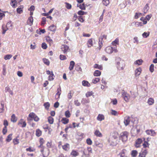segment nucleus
<instances>
[{
  "label": "nucleus",
  "instance_id": "864d4df0",
  "mask_svg": "<svg viewBox=\"0 0 157 157\" xmlns=\"http://www.w3.org/2000/svg\"><path fill=\"white\" fill-rule=\"evenodd\" d=\"M154 66L153 64H152L150 66L149 70L152 73L154 71Z\"/></svg>",
  "mask_w": 157,
  "mask_h": 157
},
{
  "label": "nucleus",
  "instance_id": "f704fd0d",
  "mask_svg": "<svg viewBox=\"0 0 157 157\" xmlns=\"http://www.w3.org/2000/svg\"><path fill=\"white\" fill-rule=\"evenodd\" d=\"M138 154V152L136 150H133L132 151L131 153V156L132 157H136Z\"/></svg>",
  "mask_w": 157,
  "mask_h": 157
},
{
  "label": "nucleus",
  "instance_id": "1a4fd4ad",
  "mask_svg": "<svg viewBox=\"0 0 157 157\" xmlns=\"http://www.w3.org/2000/svg\"><path fill=\"white\" fill-rule=\"evenodd\" d=\"M122 96L125 101L128 102L130 98V95L125 92H122Z\"/></svg>",
  "mask_w": 157,
  "mask_h": 157
},
{
  "label": "nucleus",
  "instance_id": "09e8293b",
  "mask_svg": "<svg viewBox=\"0 0 157 157\" xmlns=\"http://www.w3.org/2000/svg\"><path fill=\"white\" fill-rule=\"evenodd\" d=\"M43 60L44 64H46V65L48 66L49 65L50 62L48 59L46 58H43Z\"/></svg>",
  "mask_w": 157,
  "mask_h": 157
},
{
  "label": "nucleus",
  "instance_id": "cd10ccee",
  "mask_svg": "<svg viewBox=\"0 0 157 157\" xmlns=\"http://www.w3.org/2000/svg\"><path fill=\"white\" fill-rule=\"evenodd\" d=\"M75 65V63L74 61H71L70 66L69 67V69L70 71H71L73 69Z\"/></svg>",
  "mask_w": 157,
  "mask_h": 157
},
{
  "label": "nucleus",
  "instance_id": "b1692460",
  "mask_svg": "<svg viewBox=\"0 0 157 157\" xmlns=\"http://www.w3.org/2000/svg\"><path fill=\"white\" fill-rule=\"evenodd\" d=\"M104 119V116L102 114H99L97 117V120L99 121H101Z\"/></svg>",
  "mask_w": 157,
  "mask_h": 157
},
{
  "label": "nucleus",
  "instance_id": "393cba45",
  "mask_svg": "<svg viewBox=\"0 0 157 157\" xmlns=\"http://www.w3.org/2000/svg\"><path fill=\"white\" fill-rule=\"evenodd\" d=\"M134 24L136 27H139V26H143L142 23L139 22H133L132 23V25Z\"/></svg>",
  "mask_w": 157,
  "mask_h": 157
},
{
  "label": "nucleus",
  "instance_id": "dca6fc26",
  "mask_svg": "<svg viewBox=\"0 0 157 157\" xmlns=\"http://www.w3.org/2000/svg\"><path fill=\"white\" fill-rule=\"evenodd\" d=\"M69 49V47L66 45H62L61 47V49L64 53H66V52Z\"/></svg>",
  "mask_w": 157,
  "mask_h": 157
},
{
  "label": "nucleus",
  "instance_id": "6ab92c4d",
  "mask_svg": "<svg viewBox=\"0 0 157 157\" xmlns=\"http://www.w3.org/2000/svg\"><path fill=\"white\" fill-rule=\"evenodd\" d=\"M142 69L141 67H139L136 68L135 70V75L136 76H138L140 75Z\"/></svg>",
  "mask_w": 157,
  "mask_h": 157
},
{
  "label": "nucleus",
  "instance_id": "6e6552de",
  "mask_svg": "<svg viewBox=\"0 0 157 157\" xmlns=\"http://www.w3.org/2000/svg\"><path fill=\"white\" fill-rule=\"evenodd\" d=\"M128 132L125 131L121 133L120 135V139L123 142L126 141L128 139Z\"/></svg>",
  "mask_w": 157,
  "mask_h": 157
},
{
  "label": "nucleus",
  "instance_id": "aec40b11",
  "mask_svg": "<svg viewBox=\"0 0 157 157\" xmlns=\"http://www.w3.org/2000/svg\"><path fill=\"white\" fill-rule=\"evenodd\" d=\"M79 154V153L78 152L74 150H72L71 153V155L72 157H75L76 156H78Z\"/></svg>",
  "mask_w": 157,
  "mask_h": 157
},
{
  "label": "nucleus",
  "instance_id": "13d9d810",
  "mask_svg": "<svg viewBox=\"0 0 157 157\" xmlns=\"http://www.w3.org/2000/svg\"><path fill=\"white\" fill-rule=\"evenodd\" d=\"M44 105L45 109H48L50 107V104L49 102H47L44 103Z\"/></svg>",
  "mask_w": 157,
  "mask_h": 157
},
{
  "label": "nucleus",
  "instance_id": "7ed1b4c3",
  "mask_svg": "<svg viewBox=\"0 0 157 157\" xmlns=\"http://www.w3.org/2000/svg\"><path fill=\"white\" fill-rule=\"evenodd\" d=\"M27 119L28 121H31L33 119L35 121L37 122L40 119L34 113L32 112L29 114Z\"/></svg>",
  "mask_w": 157,
  "mask_h": 157
},
{
  "label": "nucleus",
  "instance_id": "052dcab7",
  "mask_svg": "<svg viewBox=\"0 0 157 157\" xmlns=\"http://www.w3.org/2000/svg\"><path fill=\"white\" fill-rule=\"evenodd\" d=\"M111 102L113 105H116L117 103V100L116 98L111 99Z\"/></svg>",
  "mask_w": 157,
  "mask_h": 157
},
{
  "label": "nucleus",
  "instance_id": "603ef678",
  "mask_svg": "<svg viewBox=\"0 0 157 157\" xmlns=\"http://www.w3.org/2000/svg\"><path fill=\"white\" fill-rule=\"evenodd\" d=\"M54 75L53 73L49 75L48 77V80L49 81H52L54 79Z\"/></svg>",
  "mask_w": 157,
  "mask_h": 157
},
{
  "label": "nucleus",
  "instance_id": "5fc2aeb1",
  "mask_svg": "<svg viewBox=\"0 0 157 157\" xmlns=\"http://www.w3.org/2000/svg\"><path fill=\"white\" fill-rule=\"evenodd\" d=\"M8 13V11H5V12H0V20H2V17H4L5 16V13Z\"/></svg>",
  "mask_w": 157,
  "mask_h": 157
},
{
  "label": "nucleus",
  "instance_id": "c03bdc74",
  "mask_svg": "<svg viewBox=\"0 0 157 157\" xmlns=\"http://www.w3.org/2000/svg\"><path fill=\"white\" fill-rule=\"evenodd\" d=\"M69 121V120L66 118H63L61 120V122L64 124H67Z\"/></svg>",
  "mask_w": 157,
  "mask_h": 157
},
{
  "label": "nucleus",
  "instance_id": "680f3d73",
  "mask_svg": "<svg viewBox=\"0 0 157 157\" xmlns=\"http://www.w3.org/2000/svg\"><path fill=\"white\" fill-rule=\"evenodd\" d=\"M86 142L87 144L89 145H91L92 144V141L90 138H88L86 139Z\"/></svg>",
  "mask_w": 157,
  "mask_h": 157
},
{
  "label": "nucleus",
  "instance_id": "473e14b6",
  "mask_svg": "<svg viewBox=\"0 0 157 157\" xmlns=\"http://www.w3.org/2000/svg\"><path fill=\"white\" fill-rule=\"evenodd\" d=\"M82 85L85 86L89 87L90 86V84L88 81H83L82 82Z\"/></svg>",
  "mask_w": 157,
  "mask_h": 157
},
{
  "label": "nucleus",
  "instance_id": "0eeeda50",
  "mask_svg": "<svg viewBox=\"0 0 157 157\" xmlns=\"http://www.w3.org/2000/svg\"><path fill=\"white\" fill-rule=\"evenodd\" d=\"M12 24L11 21H10L8 22L6 25V28H4V26H2V29L3 30L2 34H4L6 31L9 29H11L12 27Z\"/></svg>",
  "mask_w": 157,
  "mask_h": 157
},
{
  "label": "nucleus",
  "instance_id": "412c9836",
  "mask_svg": "<svg viewBox=\"0 0 157 157\" xmlns=\"http://www.w3.org/2000/svg\"><path fill=\"white\" fill-rule=\"evenodd\" d=\"M61 88L59 87L57 89V92L55 95V98L56 99H58L59 98L60 95L61 94Z\"/></svg>",
  "mask_w": 157,
  "mask_h": 157
},
{
  "label": "nucleus",
  "instance_id": "f3484780",
  "mask_svg": "<svg viewBox=\"0 0 157 157\" xmlns=\"http://www.w3.org/2000/svg\"><path fill=\"white\" fill-rule=\"evenodd\" d=\"M142 142V139L139 138L137 139L135 143V147H140V144Z\"/></svg>",
  "mask_w": 157,
  "mask_h": 157
},
{
  "label": "nucleus",
  "instance_id": "c9c22d12",
  "mask_svg": "<svg viewBox=\"0 0 157 157\" xmlns=\"http://www.w3.org/2000/svg\"><path fill=\"white\" fill-rule=\"evenodd\" d=\"M154 101L153 98H150L148 99L147 103L150 105H151L154 104Z\"/></svg>",
  "mask_w": 157,
  "mask_h": 157
},
{
  "label": "nucleus",
  "instance_id": "58836bf2",
  "mask_svg": "<svg viewBox=\"0 0 157 157\" xmlns=\"http://www.w3.org/2000/svg\"><path fill=\"white\" fill-rule=\"evenodd\" d=\"M56 27L53 25H51L48 28V30L52 31H55L56 30Z\"/></svg>",
  "mask_w": 157,
  "mask_h": 157
},
{
  "label": "nucleus",
  "instance_id": "2eb2a0df",
  "mask_svg": "<svg viewBox=\"0 0 157 157\" xmlns=\"http://www.w3.org/2000/svg\"><path fill=\"white\" fill-rule=\"evenodd\" d=\"M130 120V117L129 116H126L124 117V122L125 126L129 124Z\"/></svg>",
  "mask_w": 157,
  "mask_h": 157
},
{
  "label": "nucleus",
  "instance_id": "79ce46f5",
  "mask_svg": "<svg viewBox=\"0 0 157 157\" xmlns=\"http://www.w3.org/2000/svg\"><path fill=\"white\" fill-rule=\"evenodd\" d=\"M126 152V150L125 149H123L120 154V157H125Z\"/></svg>",
  "mask_w": 157,
  "mask_h": 157
},
{
  "label": "nucleus",
  "instance_id": "e2e57ef3",
  "mask_svg": "<svg viewBox=\"0 0 157 157\" xmlns=\"http://www.w3.org/2000/svg\"><path fill=\"white\" fill-rule=\"evenodd\" d=\"M86 12H85L82 11V10H79L78 12V15H83L86 14Z\"/></svg>",
  "mask_w": 157,
  "mask_h": 157
},
{
  "label": "nucleus",
  "instance_id": "a211bd4d",
  "mask_svg": "<svg viewBox=\"0 0 157 157\" xmlns=\"http://www.w3.org/2000/svg\"><path fill=\"white\" fill-rule=\"evenodd\" d=\"M146 132L147 134L152 136H155L156 134L154 131L151 129L147 130L146 131Z\"/></svg>",
  "mask_w": 157,
  "mask_h": 157
},
{
  "label": "nucleus",
  "instance_id": "a18cd8bd",
  "mask_svg": "<svg viewBox=\"0 0 157 157\" xmlns=\"http://www.w3.org/2000/svg\"><path fill=\"white\" fill-rule=\"evenodd\" d=\"M140 20L143 22L142 23L143 25H145L147 23V20L144 17H141L140 18Z\"/></svg>",
  "mask_w": 157,
  "mask_h": 157
},
{
  "label": "nucleus",
  "instance_id": "f03ea898",
  "mask_svg": "<svg viewBox=\"0 0 157 157\" xmlns=\"http://www.w3.org/2000/svg\"><path fill=\"white\" fill-rule=\"evenodd\" d=\"M105 51L108 54H111L113 52L117 53L118 51L116 46L113 48L111 46H108L106 47L105 48Z\"/></svg>",
  "mask_w": 157,
  "mask_h": 157
},
{
  "label": "nucleus",
  "instance_id": "4468645a",
  "mask_svg": "<svg viewBox=\"0 0 157 157\" xmlns=\"http://www.w3.org/2000/svg\"><path fill=\"white\" fill-rule=\"evenodd\" d=\"M94 40L93 38H90L88 40L86 44L88 48L93 46L94 41Z\"/></svg>",
  "mask_w": 157,
  "mask_h": 157
},
{
  "label": "nucleus",
  "instance_id": "4c0bfd02",
  "mask_svg": "<svg viewBox=\"0 0 157 157\" xmlns=\"http://www.w3.org/2000/svg\"><path fill=\"white\" fill-rule=\"evenodd\" d=\"M12 134H9L7 137L6 139V141L7 142H10L12 139Z\"/></svg>",
  "mask_w": 157,
  "mask_h": 157
},
{
  "label": "nucleus",
  "instance_id": "72a5a7b5",
  "mask_svg": "<svg viewBox=\"0 0 157 157\" xmlns=\"http://www.w3.org/2000/svg\"><path fill=\"white\" fill-rule=\"evenodd\" d=\"M46 40L47 41L49 44L50 45H51L53 44V40L49 36H48L46 37Z\"/></svg>",
  "mask_w": 157,
  "mask_h": 157
},
{
  "label": "nucleus",
  "instance_id": "7c9ffc66",
  "mask_svg": "<svg viewBox=\"0 0 157 157\" xmlns=\"http://www.w3.org/2000/svg\"><path fill=\"white\" fill-rule=\"evenodd\" d=\"M143 61L141 59H138L135 61L134 62V64L135 65H140L142 64Z\"/></svg>",
  "mask_w": 157,
  "mask_h": 157
},
{
  "label": "nucleus",
  "instance_id": "2f4dec72",
  "mask_svg": "<svg viewBox=\"0 0 157 157\" xmlns=\"http://www.w3.org/2000/svg\"><path fill=\"white\" fill-rule=\"evenodd\" d=\"M101 74V72L99 70H96L94 73V75L95 76L98 77L100 76Z\"/></svg>",
  "mask_w": 157,
  "mask_h": 157
},
{
  "label": "nucleus",
  "instance_id": "de8ad7c7",
  "mask_svg": "<svg viewBox=\"0 0 157 157\" xmlns=\"http://www.w3.org/2000/svg\"><path fill=\"white\" fill-rule=\"evenodd\" d=\"M48 121L50 124H52L54 122V119L51 117H49L48 118Z\"/></svg>",
  "mask_w": 157,
  "mask_h": 157
},
{
  "label": "nucleus",
  "instance_id": "a878e982",
  "mask_svg": "<svg viewBox=\"0 0 157 157\" xmlns=\"http://www.w3.org/2000/svg\"><path fill=\"white\" fill-rule=\"evenodd\" d=\"M2 73L3 75H6V65L5 64H3L2 65Z\"/></svg>",
  "mask_w": 157,
  "mask_h": 157
},
{
  "label": "nucleus",
  "instance_id": "0e129e2a",
  "mask_svg": "<svg viewBox=\"0 0 157 157\" xmlns=\"http://www.w3.org/2000/svg\"><path fill=\"white\" fill-rule=\"evenodd\" d=\"M75 70L79 72V73H80L82 72V69L79 66H78L75 68Z\"/></svg>",
  "mask_w": 157,
  "mask_h": 157
},
{
  "label": "nucleus",
  "instance_id": "c85d7f7f",
  "mask_svg": "<svg viewBox=\"0 0 157 157\" xmlns=\"http://www.w3.org/2000/svg\"><path fill=\"white\" fill-rule=\"evenodd\" d=\"M69 145L68 144H66L62 146L63 149L66 151H67L69 149Z\"/></svg>",
  "mask_w": 157,
  "mask_h": 157
},
{
  "label": "nucleus",
  "instance_id": "c756f323",
  "mask_svg": "<svg viewBox=\"0 0 157 157\" xmlns=\"http://www.w3.org/2000/svg\"><path fill=\"white\" fill-rule=\"evenodd\" d=\"M17 120V118L14 114H13L11 116V121L13 122H15Z\"/></svg>",
  "mask_w": 157,
  "mask_h": 157
},
{
  "label": "nucleus",
  "instance_id": "338daca9",
  "mask_svg": "<svg viewBox=\"0 0 157 157\" xmlns=\"http://www.w3.org/2000/svg\"><path fill=\"white\" fill-rule=\"evenodd\" d=\"M60 59L62 60H63L66 59L67 58L66 56L64 55H60L59 56Z\"/></svg>",
  "mask_w": 157,
  "mask_h": 157
},
{
  "label": "nucleus",
  "instance_id": "ea45409f",
  "mask_svg": "<svg viewBox=\"0 0 157 157\" xmlns=\"http://www.w3.org/2000/svg\"><path fill=\"white\" fill-rule=\"evenodd\" d=\"M100 80V78H96L95 79H92V82L93 83L95 84L99 82Z\"/></svg>",
  "mask_w": 157,
  "mask_h": 157
},
{
  "label": "nucleus",
  "instance_id": "f8f14e48",
  "mask_svg": "<svg viewBox=\"0 0 157 157\" xmlns=\"http://www.w3.org/2000/svg\"><path fill=\"white\" fill-rule=\"evenodd\" d=\"M18 124L22 128L25 127L26 125V123L25 121L23 119H21L19 121Z\"/></svg>",
  "mask_w": 157,
  "mask_h": 157
},
{
  "label": "nucleus",
  "instance_id": "bb28decb",
  "mask_svg": "<svg viewBox=\"0 0 157 157\" xmlns=\"http://www.w3.org/2000/svg\"><path fill=\"white\" fill-rule=\"evenodd\" d=\"M112 44L113 46H116L117 45H118L119 44V40L118 38H116L115 40L112 41Z\"/></svg>",
  "mask_w": 157,
  "mask_h": 157
},
{
  "label": "nucleus",
  "instance_id": "69168bd1",
  "mask_svg": "<svg viewBox=\"0 0 157 157\" xmlns=\"http://www.w3.org/2000/svg\"><path fill=\"white\" fill-rule=\"evenodd\" d=\"M93 93L92 92H88L86 94V97L88 98L92 95Z\"/></svg>",
  "mask_w": 157,
  "mask_h": 157
},
{
  "label": "nucleus",
  "instance_id": "9b49d317",
  "mask_svg": "<svg viewBox=\"0 0 157 157\" xmlns=\"http://www.w3.org/2000/svg\"><path fill=\"white\" fill-rule=\"evenodd\" d=\"M148 151L147 149H142L139 154V157H145Z\"/></svg>",
  "mask_w": 157,
  "mask_h": 157
},
{
  "label": "nucleus",
  "instance_id": "423d86ee",
  "mask_svg": "<svg viewBox=\"0 0 157 157\" xmlns=\"http://www.w3.org/2000/svg\"><path fill=\"white\" fill-rule=\"evenodd\" d=\"M117 137L116 136H113L109 139V142L113 146H115L117 144Z\"/></svg>",
  "mask_w": 157,
  "mask_h": 157
},
{
  "label": "nucleus",
  "instance_id": "f257e3e1",
  "mask_svg": "<svg viewBox=\"0 0 157 157\" xmlns=\"http://www.w3.org/2000/svg\"><path fill=\"white\" fill-rule=\"evenodd\" d=\"M116 65L117 69L119 70L124 69L125 64L124 61L120 58H117L116 59Z\"/></svg>",
  "mask_w": 157,
  "mask_h": 157
},
{
  "label": "nucleus",
  "instance_id": "20e7f679",
  "mask_svg": "<svg viewBox=\"0 0 157 157\" xmlns=\"http://www.w3.org/2000/svg\"><path fill=\"white\" fill-rule=\"evenodd\" d=\"M107 35L105 34H101L99 38L98 45L99 49L100 50L103 46V40H106L107 39Z\"/></svg>",
  "mask_w": 157,
  "mask_h": 157
},
{
  "label": "nucleus",
  "instance_id": "8fccbe9b",
  "mask_svg": "<svg viewBox=\"0 0 157 157\" xmlns=\"http://www.w3.org/2000/svg\"><path fill=\"white\" fill-rule=\"evenodd\" d=\"M41 131L39 129H37L36 131V134L37 136H40L41 135Z\"/></svg>",
  "mask_w": 157,
  "mask_h": 157
},
{
  "label": "nucleus",
  "instance_id": "39448f33",
  "mask_svg": "<svg viewBox=\"0 0 157 157\" xmlns=\"http://www.w3.org/2000/svg\"><path fill=\"white\" fill-rule=\"evenodd\" d=\"M92 153V148L90 147H88L87 149H84L83 151V154L85 157H89Z\"/></svg>",
  "mask_w": 157,
  "mask_h": 157
},
{
  "label": "nucleus",
  "instance_id": "49530a36",
  "mask_svg": "<svg viewBox=\"0 0 157 157\" xmlns=\"http://www.w3.org/2000/svg\"><path fill=\"white\" fill-rule=\"evenodd\" d=\"M150 33L149 32H145L142 34L143 37L144 38H147L149 35Z\"/></svg>",
  "mask_w": 157,
  "mask_h": 157
},
{
  "label": "nucleus",
  "instance_id": "bf43d9fd",
  "mask_svg": "<svg viewBox=\"0 0 157 157\" xmlns=\"http://www.w3.org/2000/svg\"><path fill=\"white\" fill-rule=\"evenodd\" d=\"M130 92L131 93V95L132 98L133 99H135L137 96L136 93L134 92L131 93V91H130Z\"/></svg>",
  "mask_w": 157,
  "mask_h": 157
},
{
  "label": "nucleus",
  "instance_id": "4be33fe9",
  "mask_svg": "<svg viewBox=\"0 0 157 157\" xmlns=\"http://www.w3.org/2000/svg\"><path fill=\"white\" fill-rule=\"evenodd\" d=\"M11 1L10 4L12 6L15 8L17 6V2L16 0H10Z\"/></svg>",
  "mask_w": 157,
  "mask_h": 157
},
{
  "label": "nucleus",
  "instance_id": "9d476101",
  "mask_svg": "<svg viewBox=\"0 0 157 157\" xmlns=\"http://www.w3.org/2000/svg\"><path fill=\"white\" fill-rule=\"evenodd\" d=\"M77 6L78 7H79V8L82 10H85L86 9V7H88V8H87V9H89V7H90L91 6V5H86L85 4V3H84L82 4H78L77 5Z\"/></svg>",
  "mask_w": 157,
  "mask_h": 157
},
{
  "label": "nucleus",
  "instance_id": "3c124183",
  "mask_svg": "<svg viewBox=\"0 0 157 157\" xmlns=\"http://www.w3.org/2000/svg\"><path fill=\"white\" fill-rule=\"evenodd\" d=\"M12 56L10 54L7 55L5 56L4 59L5 60H7L10 59Z\"/></svg>",
  "mask_w": 157,
  "mask_h": 157
},
{
  "label": "nucleus",
  "instance_id": "774afa93",
  "mask_svg": "<svg viewBox=\"0 0 157 157\" xmlns=\"http://www.w3.org/2000/svg\"><path fill=\"white\" fill-rule=\"evenodd\" d=\"M46 18L44 17L42 18V21L41 22V25H44L46 23Z\"/></svg>",
  "mask_w": 157,
  "mask_h": 157
},
{
  "label": "nucleus",
  "instance_id": "6e6d98bb",
  "mask_svg": "<svg viewBox=\"0 0 157 157\" xmlns=\"http://www.w3.org/2000/svg\"><path fill=\"white\" fill-rule=\"evenodd\" d=\"M102 2L104 5L107 6L109 4V0H102Z\"/></svg>",
  "mask_w": 157,
  "mask_h": 157
},
{
  "label": "nucleus",
  "instance_id": "e433bc0d",
  "mask_svg": "<svg viewBox=\"0 0 157 157\" xmlns=\"http://www.w3.org/2000/svg\"><path fill=\"white\" fill-rule=\"evenodd\" d=\"M94 67L95 68L98 69L100 70L103 69V67L101 65H99L97 64H96L94 65Z\"/></svg>",
  "mask_w": 157,
  "mask_h": 157
},
{
  "label": "nucleus",
  "instance_id": "a19ab883",
  "mask_svg": "<svg viewBox=\"0 0 157 157\" xmlns=\"http://www.w3.org/2000/svg\"><path fill=\"white\" fill-rule=\"evenodd\" d=\"M89 102L90 100L88 99L83 98L81 101L82 103L83 104L88 103H89Z\"/></svg>",
  "mask_w": 157,
  "mask_h": 157
},
{
  "label": "nucleus",
  "instance_id": "37998d69",
  "mask_svg": "<svg viewBox=\"0 0 157 157\" xmlns=\"http://www.w3.org/2000/svg\"><path fill=\"white\" fill-rule=\"evenodd\" d=\"M143 13H136L134 16L135 19H137L142 16Z\"/></svg>",
  "mask_w": 157,
  "mask_h": 157
},
{
  "label": "nucleus",
  "instance_id": "5701e85b",
  "mask_svg": "<svg viewBox=\"0 0 157 157\" xmlns=\"http://www.w3.org/2000/svg\"><path fill=\"white\" fill-rule=\"evenodd\" d=\"M94 134L97 137H102V133L98 129H96L95 131Z\"/></svg>",
  "mask_w": 157,
  "mask_h": 157
},
{
  "label": "nucleus",
  "instance_id": "ddd939ff",
  "mask_svg": "<svg viewBox=\"0 0 157 157\" xmlns=\"http://www.w3.org/2000/svg\"><path fill=\"white\" fill-rule=\"evenodd\" d=\"M33 19L32 16L29 17L26 21L27 24L31 26L33 25Z\"/></svg>",
  "mask_w": 157,
  "mask_h": 157
},
{
  "label": "nucleus",
  "instance_id": "4d7b16f0",
  "mask_svg": "<svg viewBox=\"0 0 157 157\" xmlns=\"http://www.w3.org/2000/svg\"><path fill=\"white\" fill-rule=\"evenodd\" d=\"M13 142L14 145L17 144L19 143V140L17 138L14 139L13 140Z\"/></svg>",
  "mask_w": 157,
  "mask_h": 157
}]
</instances>
